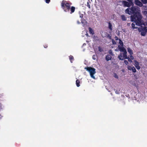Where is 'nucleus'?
<instances>
[{"label": "nucleus", "instance_id": "1", "mask_svg": "<svg viewBox=\"0 0 147 147\" xmlns=\"http://www.w3.org/2000/svg\"><path fill=\"white\" fill-rule=\"evenodd\" d=\"M139 8L136 6H132L131 8H127L125 11L126 13L130 15L133 14L131 16V20L134 22L132 24V27L133 29L138 28L136 26L142 25V16L139 13Z\"/></svg>", "mask_w": 147, "mask_h": 147}, {"label": "nucleus", "instance_id": "2", "mask_svg": "<svg viewBox=\"0 0 147 147\" xmlns=\"http://www.w3.org/2000/svg\"><path fill=\"white\" fill-rule=\"evenodd\" d=\"M61 6L65 12H68L70 14L74 13L75 10V7L73 6L71 7L70 4L65 1H63L61 3Z\"/></svg>", "mask_w": 147, "mask_h": 147}, {"label": "nucleus", "instance_id": "3", "mask_svg": "<svg viewBox=\"0 0 147 147\" xmlns=\"http://www.w3.org/2000/svg\"><path fill=\"white\" fill-rule=\"evenodd\" d=\"M84 69L89 72L91 78L94 79H96L94 76L96 73V69L94 68L90 67H85Z\"/></svg>", "mask_w": 147, "mask_h": 147}, {"label": "nucleus", "instance_id": "4", "mask_svg": "<svg viewBox=\"0 0 147 147\" xmlns=\"http://www.w3.org/2000/svg\"><path fill=\"white\" fill-rule=\"evenodd\" d=\"M141 27V28H139L138 29V31L140 32H141L142 35L144 36L146 34V32H144V31H145L146 32L147 31V28L146 27Z\"/></svg>", "mask_w": 147, "mask_h": 147}, {"label": "nucleus", "instance_id": "5", "mask_svg": "<svg viewBox=\"0 0 147 147\" xmlns=\"http://www.w3.org/2000/svg\"><path fill=\"white\" fill-rule=\"evenodd\" d=\"M123 4L124 6H126L127 7H129L132 4V2H127L126 1H123Z\"/></svg>", "mask_w": 147, "mask_h": 147}, {"label": "nucleus", "instance_id": "6", "mask_svg": "<svg viewBox=\"0 0 147 147\" xmlns=\"http://www.w3.org/2000/svg\"><path fill=\"white\" fill-rule=\"evenodd\" d=\"M134 3L135 4L140 7H142L143 5L142 4L140 1L138 0H135Z\"/></svg>", "mask_w": 147, "mask_h": 147}, {"label": "nucleus", "instance_id": "7", "mask_svg": "<svg viewBox=\"0 0 147 147\" xmlns=\"http://www.w3.org/2000/svg\"><path fill=\"white\" fill-rule=\"evenodd\" d=\"M135 64L134 65L138 70H139L140 69V67L139 66V63L137 61L135 60L134 61Z\"/></svg>", "mask_w": 147, "mask_h": 147}, {"label": "nucleus", "instance_id": "8", "mask_svg": "<svg viewBox=\"0 0 147 147\" xmlns=\"http://www.w3.org/2000/svg\"><path fill=\"white\" fill-rule=\"evenodd\" d=\"M118 47L121 52H124L125 51H126L125 49L123 47V46H121L120 45H118Z\"/></svg>", "mask_w": 147, "mask_h": 147}, {"label": "nucleus", "instance_id": "9", "mask_svg": "<svg viewBox=\"0 0 147 147\" xmlns=\"http://www.w3.org/2000/svg\"><path fill=\"white\" fill-rule=\"evenodd\" d=\"M123 53H120L118 56V58L119 59L121 60H124L123 56Z\"/></svg>", "mask_w": 147, "mask_h": 147}, {"label": "nucleus", "instance_id": "10", "mask_svg": "<svg viewBox=\"0 0 147 147\" xmlns=\"http://www.w3.org/2000/svg\"><path fill=\"white\" fill-rule=\"evenodd\" d=\"M112 58V57L110 55H107L105 57L106 60L107 61L110 60Z\"/></svg>", "mask_w": 147, "mask_h": 147}, {"label": "nucleus", "instance_id": "11", "mask_svg": "<svg viewBox=\"0 0 147 147\" xmlns=\"http://www.w3.org/2000/svg\"><path fill=\"white\" fill-rule=\"evenodd\" d=\"M121 18L123 21H125L127 20V18L124 15H121Z\"/></svg>", "mask_w": 147, "mask_h": 147}, {"label": "nucleus", "instance_id": "12", "mask_svg": "<svg viewBox=\"0 0 147 147\" xmlns=\"http://www.w3.org/2000/svg\"><path fill=\"white\" fill-rule=\"evenodd\" d=\"M89 32L90 34L93 35L94 34L93 30L91 28L89 27L88 28Z\"/></svg>", "mask_w": 147, "mask_h": 147}, {"label": "nucleus", "instance_id": "13", "mask_svg": "<svg viewBox=\"0 0 147 147\" xmlns=\"http://www.w3.org/2000/svg\"><path fill=\"white\" fill-rule=\"evenodd\" d=\"M127 52L126 51H125V52H123V56L124 59H126L127 58Z\"/></svg>", "mask_w": 147, "mask_h": 147}, {"label": "nucleus", "instance_id": "14", "mask_svg": "<svg viewBox=\"0 0 147 147\" xmlns=\"http://www.w3.org/2000/svg\"><path fill=\"white\" fill-rule=\"evenodd\" d=\"M69 57L71 62L72 63L73 61L74 60V57L70 55L69 56Z\"/></svg>", "mask_w": 147, "mask_h": 147}, {"label": "nucleus", "instance_id": "15", "mask_svg": "<svg viewBox=\"0 0 147 147\" xmlns=\"http://www.w3.org/2000/svg\"><path fill=\"white\" fill-rule=\"evenodd\" d=\"M80 80H77L76 81V84L77 86L78 87H79L80 86Z\"/></svg>", "mask_w": 147, "mask_h": 147}, {"label": "nucleus", "instance_id": "16", "mask_svg": "<svg viewBox=\"0 0 147 147\" xmlns=\"http://www.w3.org/2000/svg\"><path fill=\"white\" fill-rule=\"evenodd\" d=\"M127 51L128 52V53L130 54V55H132L133 54V51L130 48H128Z\"/></svg>", "mask_w": 147, "mask_h": 147}, {"label": "nucleus", "instance_id": "17", "mask_svg": "<svg viewBox=\"0 0 147 147\" xmlns=\"http://www.w3.org/2000/svg\"><path fill=\"white\" fill-rule=\"evenodd\" d=\"M93 39L95 41H98L99 40V38L97 36H94L93 37Z\"/></svg>", "mask_w": 147, "mask_h": 147}, {"label": "nucleus", "instance_id": "18", "mask_svg": "<svg viewBox=\"0 0 147 147\" xmlns=\"http://www.w3.org/2000/svg\"><path fill=\"white\" fill-rule=\"evenodd\" d=\"M109 25H108V27L112 31V24H111V23L110 22L109 23Z\"/></svg>", "mask_w": 147, "mask_h": 147}, {"label": "nucleus", "instance_id": "19", "mask_svg": "<svg viewBox=\"0 0 147 147\" xmlns=\"http://www.w3.org/2000/svg\"><path fill=\"white\" fill-rule=\"evenodd\" d=\"M81 22H82V24L84 26L86 23V21L84 20H82Z\"/></svg>", "mask_w": 147, "mask_h": 147}, {"label": "nucleus", "instance_id": "20", "mask_svg": "<svg viewBox=\"0 0 147 147\" xmlns=\"http://www.w3.org/2000/svg\"><path fill=\"white\" fill-rule=\"evenodd\" d=\"M119 43L120 44L121 46H123V43L122 41L120 40L119 39Z\"/></svg>", "mask_w": 147, "mask_h": 147}, {"label": "nucleus", "instance_id": "21", "mask_svg": "<svg viewBox=\"0 0 147 147\" xmlns=\"http://www.w3.org/2000/svg\"><path fill=\"white\" fill-rule=\"evenodd\" d=\"M142 2L144 4L147 3V0H141Z\"/></svg>", "mask_w": 147, "mask_h": 147}, {"label": "nucleus", "instance_id": "22", "mask_svg": "<svg viewBox=\"0 0 147 147\" xmlns=\"http://www.w3.org/2000/svg\"><path fill=\"white\" fill-rule=\"evenodd\" d=\"M131 70H132V71L134 72H136V70L135 68L133 66H132V67Z\"/></svg>", "mask_w": 147, "mask_h": 147}, {"label": "nucleus", "instance_id": "23", "mask_svg": "<svg viewBox=\"0 0 147 147\" xmlns=\"http://www.w3.org/2000/svg\"><path fill=\"white\" fill-rule=\"evenodd\" d=\"M114 77L116 78H118V76L116 74H114Z\"/></svg>", "mask_w": 147, "mask_h": 147}, {"label": "nucleus", "instance_id": "24", "mask_svg": "<svg viewBox=\"0 0 147 147\" xmlns=\"http://www.w3.org/2000/svg\"><path fill=\"white\" fill-rule=\"evenodd\" d=\"M96 55H94L92 56V59H93L95 60L96 59Z\"/></svg>", "mask_w": 147, "mask_h": 147}, {"label": "nucleus", "instance_id": "25", "mask_svg": "<svg viewBox=\"0 0 147 147\" xmlns=\"http://www.w3.org/2000/svg\"><path fill=\"white\" fill-rule=\"evenodd\" d=\"M98 50L99 51L101 52L103 51V49L100 47H99L98 48Z\"/></svg>", "mask_w": 147, "mask_h": 147}, {"label": "nucleus", "instance_id": "26", "mask_svg": "<svg viewBox=\"0 0 147 147\" xmlns=\"http://www.w3.org/2000/svg\"><path fill=\"white\" fill-rule=\"evenodd\" d=\"M132 66H128V69L129 70H131L132 69Z\"/></svg>", "mask_w": 147, "mask_h": 147}, {"label": "nucleus", "instance_id": "27", "mask_svg": "<svg viewBox=\"0 0 147 147\" xmlns=\"http://www.w3.org/2000/svg\"><path fill=\"white\" fill-rule=\"evenodd\" d=\"M124 63L127 65L129 63L128 61L126 60H125L124 61Z\"/></svg>", "mask_w": 147, "mask_h": 147}, {"label": "nucleus", "instance_id": "28", "mask_svg": "<svg viewBox=\"0 0 147 147\" xmlns=\"http://www.w3.org/2000/svg\"><path fill=\"white\" fill-rule=\"evenodd\" d=\"M109 53L111 55H113V53H112V51L111 50L109 51Z\"/></svg>", "mask_w": 147, "mask_h": 147}, {"label": "nucleus", "instance_id": "29", "mask_svg": "<svg viewBox=\"0 0 147 147\" xmlns=\"http://www.w3.org/2000/svg\"><path fill=\"white\" fill-rule=\"evenodd\" d=\"M127 59H128V61L129 62H131V59L129 57H127Z\"/></svg>", "mask_w": 147, "mask_h": 147}, {"label": "nucleus", "instance_id": "30", "mask_svg": "<svg viewBox=\"0 0 147 147\" xmlns=\"http://www.w3.org/2000/svg\"><path fill=\"white\" fill-rule=\"evenodd\" d=\"M112 42L113 44V45L116 44V42L114 40H112Z\"/></svg>", "mask_w": 147, "mask_h": 147}, {"label": "nucleus", "instance_id": "31", "mask_svg": "<svg viewBox=\"0 0 147 147\" xmlns=\"http://www.w3.org/2000/svg\"><path fill=\"white\" fill-rule=\"evenodd\" d=\"M130 59H131L132 60H133L134 59V57H133L132 56V55H130Z\"/></svg>", "mask_w": 147, "mask_h": 147}, {"label": "nucleus", "instance_id": "32", "mask_svg": "<svg viewBox=\"0 0 147 147\" xmlns=\"http://www.w3.org/2000/svg\"><path fill=\"white\" fill-rule=\"evenodd\" d=\"M50 1V0H45V2L47 3H49Z\"/></svg>", "mask_w": 147, "mask_h": 147}, {"label": "nucleus", "instance_id": "33", "mask_svg": "<svg viewBox=\"0 0 147 147\" xmlns=\"http://www.w3.org/2000/svg\"><path fill=\"white\" fill-rule=\"evenodd\" d=\"M83 14H81L80 13V18H82L83 17Z\"/></svg>", "mask_w": 147, "mask_h": 147}, {"label": "nucleus", "instance_id": "34", "mask_svg": "<svg viewBox=\"0 0 147 147\" xmlns=\"http://www.w3.org/2000/svg\"><path fill=\"white\" fill-rule=\"evenodd\" d=\"M87 6L89 8H90V5L89 4V3L88 2L87 3Z\"/></svg>", "mask_w": 147, "mask_h": 147}, {"label": "nucleus", "instance_id": "35", "mask_svg": "<svg viewBox=\"0 0 147 147\" xmlns=\"http://www.w3.org/2000/svg\"><path fill=\"white\" fill-rule=\"evenodd\" d=\"M115 39L116 40H119V39H118V38L117 37V36H115Z\"/></svg>", "mask_w": 147, "mask_h": 147}, {"label": "nucleus", "instance_id": "36", "mask_svg": "<svg viewBox=\"0 0 147 147\" xmlns=\"http://www.w3.org/2000/svg\"><path fill=\"white\" fill-rule=\"evenodd\" d=\"M115 93L117 94H119V91L117 90L115 91Z\"/></svg>", "mask_w": 147, "mask_h": 147}, {"label": "nucleus", "instance_id": "37", "mask_svg": "<svg viewBox=\"0 0 147 147\" xmlns=\"http://www.w3.org/2000/svg\"><path fill=\"white\" fill-rule=\"evenodd\" d=\"M77 23L78 24H79L80 23V22H79V21H77Z\"/></svg>", "mask_w": 147, "mask_h": 147}, {"label": "nucleus", "instance_id": "38", "mask_svg": "<svg viewBox=\"0 0 147 147\" xmlns=\"http://www.w3.org/2000/svg\"><path fill=\"white\" fill-rule=\"evenodd\" d=\"M86 45V44H85V43H84L83 45V46H82V47H83L84 46Z\"/></svg>", "mask_w": 147, "mask_h": 147}, {"label": "nucleus", "instance_id": "39", "mask_svg": "<svg viewBox=\"0 0 147 147\" xmlns=\"http://www.w3.org/2000/svg\"><path fill=\"white\" fill-rule=\"evenodd\" d=\"M132 0H128V1L129 2H132Z\"/></svg>", "mask_w": 147, "mask_h": 147}, {"label": "nucleus", "instance_id": "40", "mask_svg": "<svg viewBox=\"0 0 147 147\" xmlns=\"http://www.w3.org/2000/svg\"><path fill=\"white\" fill-rule=\"evenodd\" d=\"M115 51H118V49H115Z\"/></svg>", "mask_w": 147, "mask_h": 147}, {"label": "nucleus", "instance_id": "41", "mask_svg": "<svg viewBox=\"0 0 147 147\" xmlns=\"http://www.w3.org/2000/svg\"><path fill=\"white\" fill-rule=\"evenodd\" d=\"M86 36H88V34L87 33L86 34Z\"/></svg>", "mask_w": 147, "mask_h": 147}, {"label": "nucleus", "instance_id": "42", "mask_svg": "<svg viewBox=\"0 0 147 147\" xmlns=\"http://www.w3.org/2000/svg\"><path fill=\"white\" fill-rule=\"evenodd\" d=\"M145 12L147 14V11H145Z\"/></svg>", "mask_w": 147, "mask_h": 147}, {"label": "nucleus", "instance_id": "43", "mask_svg": "<svg viewBox=\"0 0 147 147\" xmlns=\"http://www.w3.org/2000/svg\"><path fill=\"white\" fill-rule=\"evenodd\" d=\"M47 47V46H46V47H45V48H46Z\"/></svg>", "mask_w": 147, "mask_h": 147}, {"label": "nucleus", "instance_id": "44", "mask_svg": "<svg viewBox=\"0 0 147 147\" xmlns=\"http://www.w3.org/2000/svg\"><path fill=\"white\" fill-rule=\"evenodd\" d=\"M145 23H146H146H145V24H144V25H145Z\"/></svg>", "mask_w": 147, "mask_h": 147}]
</instances>
